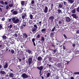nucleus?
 I'll list each match as a JSON object with an SVG mask.
<instances>
[{"instance_id": "nucleus-1", "label": "nucleus", "mask_w": 79, "mask_h": 79, "mask_svg": "<svg viewBox=\"0 0 79 79\" xmlns=\"http://www.w3.org/2000/svg\"><path fill=\"white\" fill-rule=\"evenodd\" d=\"M12 22L14 24H18L19 23V19L18 18H13L12 19Z\"/></svg>"}, {"instance_id": "nucleus-2", "label": "nucleus", "mask_w": 79, "mask_h": 79, "mask_svg": "<svg viewBox=\"0 0 79 79\" xmlns=\"http://www.w3.org/2000/svg\"><path fill=\"white\" fill-rule=\"evenodd\" d=\"M22 77H23V79H27V78H28V77H29V75H27V74L24 73L22 74Z\"/></svg>"}, {"instance_id": "nucleus-3", "label": "nucleus", "mask_w": 79, "mask_h": 79, "mask_svg": "<svg viewBox=\"0 0 79 79\" xmlns=\"http://www.w3.org/2000/svg\"><path fill=\"white\" fill-rule=\"evenodd\" d=\"M28 64L29 65H31L32 63V58L30 57L28 59Z\"/></svg>"}, {"instance_id": "nucleus-4", "label": "nucleus", "mask_w": 79, "mask_h": 79, "mask_svg": "<svg viewBox=\"0 0 79 79\" xmlns=\"http://www.w3.org/2000/svg\"><path fill=\"white\" fill-rule=\"evenodd\" d=\"M14 11V9H12L11 10V12H12V14L13 15H17L18 13V12L17 11Z\"/></svg>"}, {"instance_id": "nucleus-5", "label": "nucleus", "mask_w": 79, "mask_h": 79, "mask_svg": "<svg viewBox=\"0 0 79 79\" xmlns=\"http://www.w3.org/2000/svg\"><path fill=\"white\" fill-rule=\"evenodd\" d=\"M54 18H55L54 16L52 15L49 17V21H51V23H53V20H54Z\"/></svg>"}, {"instance_id": "nucleus-6", "label": "nucleus", "mask_w": 79, "mask_h": 79, "mask_svg": "<svg viewBox=\"0 0 79 79\" xmlns=\"http://www.w3.org/2000/svg\"><path fill=\"white\" fill-rule=\"evenodd\" d=\"M37 69H39L40 71V74H41V72L42 71V70L43 69V66H40V67H37Z\"/></svg>"}, {"instance_id": "nucleus-7", "label": "nucleus", "mask_w": 79, "mask_h": 79, "mask_svg": "<svg viewBox=\"0 0 79 79\" xmlns=\"http://www.w3.org/2000/svg\"><path fill=\"white\" fill-rule=\"evenodd\" d=\"M23 37L25 39H27L28 37L26 33H24L23 34Z\"/></svg>"}, {"instance_id": "nucleus-8", "label": "nucleus", "mask_w": 79, "mask_h": 79, "mask_svg": "<svg viewBox=\"0 0 79 79\" xmlns=\"http://www.w3.org/2000/svg\"><path fill=\"white\" fill-rule=\"evenodd\" d=\"M27 17V15H26V14H24V15H22V18L23 19H25V18H26Z\"/></svg>"}, {"instance_id": "nucleus-9", "label": "nucleus", "mask_w": 79, "mask_h": 79, "mask_svg": "<svg viewBox=\"0 0 79 79\" xmlns=\"http://www.w3.org/2000/svg\"><path fill=\"white\" fill-rule=\"evenodd\" d=\"M26 51L28 53H29V54H31V55H32V52L31 51V50L29 49H27L26 50Z\"/></svg>"}, {"instance_id": "nucleus-10", "label": "nucleus", "mask_w": 79, "mask_h": 79, "mask_svg": "<svg viewBox=\"0 0 79 79\" xmlns=\"http://www.w3.org/2000/svg\"><path fill=\"white\" fill-rule=\"evenodd\" d=\"M23 23H22V24L24 27H25L26 26L27 22L24 20H23Z\"/></svg>"}, {"instance_id": "nucleus-11", "label": "nucleus", "mask_w": 79, "mask_h": 79, "mask_svg": "<svg viewBox=\"0 0 79 79\" xmlns=\"http://www.w3.org/2000/svg\"><path fill=\"white\" fill-rule=\"evenodd\" d=\"M8 68V64H7V63H6V64L4 65V66L3 67V69H7Z\"/></svg>"}, {"instance_id": "nucleus-12", "label": "nucleus", "mask_w": 79, "mask_h": 79, "mask_svg": "<svg viewBox=\"0 0 79 79\" xmlns=\"http://www.w3.org/2000/svg\"><path fill=\"white\" fill-rule=\"evenodd\" d=\"M14 76L15 75L13 74V73H11L9 74V76L10 77L13 78Z\"/></svg>"}, {"instance_id": "nucleus-13", "label": "nucleus", "mask_w": 79, "mask_h": 79, "mask_svg": "<svg viewBox=\"0 0 79 79\" xmlns=\"http://www.w3.org/2000/svg\"><path fill=\"white\" fill-rule=\"evenodd\" d=\"M48 11V7H46L44 10V12L45 13H47Z\"/></svg>"}, {"instance_id": "nucleus-14", "label": "nucleus", "mask_w": 79, "mask_h": 79, "mask_svg": "<svg viewBox=\"0 0 79 79\" xmlns=\"http://www.w3.org/2000/svg\"><path fill=\"white\" fill-rule=\"evenodd\" d=\"M25 3L26 2L24 1H22V2H21V3L22 6H24V4H25Z\"/></svg>"}, {"instance_id": "nucleus-15", "label": "nucleus", "mask_w": 79, "mask_h": 79, "mask_svg": "<svg viewBox=\"0 0 79 79\" xmlns=\"http://www.w3.org/2000/svg\"><path fill=\"white\" fill-rule=\"evenodd\" d=\"M71 21V19L69 17H67L66 18V21L69 22Z\"/></svg>"}, {"instance_id": "nucleus-16", "label": "nucleus", "mask_w": 79, "mask_h": 79, "mask_svg": "<svg viewBox=\"0 0 79 79\" xmlns=\"http://www.w3.org/2000/svg\"><path fill=\"white\" fill-rule=\"evenodd\" d=\"M68 2L70 4H72V3H74V0H69Z\"/></svg>"}, {"instance_id": "nucleus-17", "label": "nucleus", "mask_w": 79, "mask_h": 79, "mask_svg": "<svg viewBox=\"0 0 79 79\" xmlns=\"http://www.w3.org/2000/svg\"><path fill=\"white\" fill-rule=\"evenodd\" d=\"M41 32L42 33H44V32H46V29L44 28L42 29L41 30Z\"/></svg>"}, {"instance_id": "nucleus-18", "label": "nucleus", "mask_w": 79, "mask_h": 79, "mask_svg": "<svg viewBox=\"0 0 79 79\" xmlns=\"http://www.w3.org/2000/svg\"><path fill=\"white\" fill-rule=\"evenodd\" d=\"M57 11L58 12V13L59 15L60 14V13H61V14H62V11L61 10H60V9H58L57 10Z\"/></svg>"}, {"instance_id": "nucleus-19", "label": "nucleus", "mask_w": 79, "mask_h": 79, "mask_svg": "<svg viewBox=\"0 0 79 79\" xmlns=\"http://www.w3.org/2000/svg\"><path fill=\"white\" fill-rule=\"evenodd\" d=\"M46 74L47 76V77H49V76L50 75V73L48 72L46 73Z\"/></svg>"}, {"instance_id": "nucleus-20", "label": "nucleus", "mask_w": 79, "mask_h": 79, "mask_svg": "<svg viewBox=\"0 0 79 79\" xmlns=\"http://www.w3.org/2000/svg\"><path fill=\"white\" fill-rule=\"evenodd\" d=\"M35 31H36V28H33L32 29V32L33 33H34V34H35Z\"/></svg>"}, {"instance_id": "nucleus-21", "label": "nucleus", "mask_w": 79, "mask_h": 79, "mask_svg": "<svg viewBox=\"0 0 79 79\" xmlns=\"http://www.w3.org/2000/svg\"><path fill=\"white\" fill-rule=\"evenodd\" d=\"M0 73L1 74H2V75L5 74H6V73H5V72L4 71H2V70L1 71H0Z\"/></svg>"}, {"instance_id": "nucleus-22", "label": "nucleus", "mask_w": 79, "mask_h": 79, "mask_svg": "<svg viewBox=\"0 0 79 79\" xmlns=\"http://www.w3.org/2000/svg\"><path fill=\"white\" fill-rule=\"evenodd\" d=\"M42 58L41 57H38V61H42Z\"/></svg>"}, {"instance_id": "nucleus-23", "label": "nucleus", "mask_w": 79, "mask_h": 79, "mask_svg": "<svg viewBox=\"0 0 79 79\" xmlns=\"http://www.w3.org/2000/svg\"><path fill=\"white\" fill-rule=\"evenodd\" d=\"M3 40H6V36L5 35H3L2 37Z\"/></svg>"}, {"instance_id": "nucleus-24", "label": "nucleus", "mask_w": 79, "mask_h": 79, "mask_svg": "<svg viewBox=\"0 0 79 79\" xmlns=\"http://www.w3.org/2000/svg\"><path fill=\"white\" fill-rule=\"evenodd\" d=\"M72 16L73 17V18H75V19H76L77 18V17H76V15L75 14H73L72 15Z\"/></svg>"}, {"instance_id": "nucleus-25", "label": "nucleus", "mask_w": 79, "mask_h": 79, "mask_svg": "<svg viewBox=\"0 0 79 79\" xmlns=\"http://www.w3.org/2000/svg\"><path fill=\"white\" fill-rule=\"evenodd\" d=\"M55 34V32H52L50 34V35L51 37H52V36L54 35V34Z\"/></svg>"}, {"instance_id": "nucleus-26", "label": "nucleus", "mask_w": 79, "mask_h": 79, "mask_svg": "<svg viewBox=\"0 0 79 79\" xmlns=\"http://www.w3.org/2000/svg\"><path fill=\"white\" fill-rule=\"evenodd\" d=\"M29 17L31 19H32L33 18V15H32V14H31L30 15Z\"/></svg>"}, {"instance_id": "nucleus-27", "label": "nucleus", "mask_w": 79, "mask_h": 79, "mask_svg": "<svg viewBox=\"0 0 79 79\" xmlns=\"http://www.w3.org/2000/svg\"><path fill=\"white\" fill-rule=\"evenodd\" d=\"M41 41H45V38L43 36H42L41 37Z\"/></svg>"}, {"instance_id": "nucleus-28", "label": "nucleus", "mask_w": 79, "mask_h": 79, "mask_svg": "<svg viewBox=\"0 0 79 79\" xmlns=\"http://www.w3.org/2000/svg\"><path fill=\"white\" fill-rule=\"evenodd\" d=\"M63 22H64L63 20H61L59 21V24H63Z\"/></svg>"}, {"instance_id": "nucleus-29", "label": "nucleus", "mask_w": 79, "mask_h": 79, "mask_svg": "<svg viewBox=\"0 0 79 79\" xmlns=\"http://www.w3.org/2000/svg\"><path fill=\"white\" fill-rule=\"evenodd\" d=\"M11 41H10L8 42V45H10L11 44Z\"/></svg>"}, {"instance_id": "nucleus-30", "label": "nucleus", "mask_w": 79, "mask_h": 79, "mask_svg": "<svg viewBox=\"0 0 79 79\" xmlns=\"http://www.w3.org/2000/svg\"><path fill=\"white\" fill-rule=\"evenodd\" d=\"M59 7L60 8H61L62 7H63V5L61 4H60L59 5Z\"/></svg>"}, {"instance_id": "nucleus-31", "label": "nucleus", "mask_w": 79, "mask_h": 79, "mask_svg": "<svg viewBox=\"0 0 79 79\" xmlns=\"http://www.w3.org/2000/svg\"><path fill=\"white\" fill-rule=\"evenodd\" d=\"M35 3V1L34 0H32L31 2V4H34Z\"/></svg>"}, {"instance_id": "nucleus-32", "label": "nucleus", "mask_w": 79, "mask_h": 79, "mask_svg": "<svg viewBox=\"0 0 79 79\" xmlns=\"http://www.w3.org/2000/svg\"><path fill=\"white\" fill-rule=\"evenodd\" d=\"M3 26L2 24H0V29H3Z\"/></svg>"}, {"instance_id": "nucleus-33", "label": "nucleus", "mask_w": 79, "mask_h": 79, "mask_svg": "<svg viewBox=\"0 0 79 79\" xmlns=\"http://www.w3.org/2000/svg\"><path fill=\"white\" fill-rule=\"evenodd\" d=\"M12 30H10L8 31V32H9V34H11V33H12Z\"/></svg>"}, {"instance_id": "nucleus-34", "label": "nucleus", "mask_w": 79, "mask_h": 79, "mask_svg": "<svg viewBox=\"0 0 79 79\" xmlns=\"http://www.w3.org/2000/svg\"><path fill=\"white\" fill-rule=\"evenodd\" d=\"M5 20V17H3L1 19V21H4Z\"/></svg>"}, {"instance_id": "nucleus-35", "label": "nucleus", "mask_w": 79, "mask_h": 79, "mask_svg": "<svg viewBox=\"0 0 79 79\" xmlns=\"http://www.w3.org/2000/svg\"><path fill=\"white\" fill-rule=\"evenodd\" d=\"M72 13H76V10L75 9H73L72 11Z\"/></svg>"}, {"instance_id": "nucleus-36", "label": "nucleus", "mask_w": 79, "mask_h": 79, "mask_svg": "<svg viewBox=\"0 0 79 79\" xmlns=\"http://www.w3.org/2000/svg\"><path fill=\"white\" fill-rule=\"evenodd\" d=\"M33 26L34 27H35V29H37V28H38L36 25L35 24L33 25Z\"/></svg>"}, {"instance_id": "nucleus-37", "label": "nucleus", "mask_w": 79, "mask_h": 79, "mask_svg": "<svg viewBox=\"0 0 79 79\" xmlns=\"http://www.w3.org/2000/svg\"><path fill=\"white\" fill-rule=\"evenodd\" d=\"M20 28L21 29H23L24 28V26L23 25H21L20 27Z\"/></svg>"}, {"instance_id": "nucleus-38", "label": "nucleus", "mask_w": 79, "mask_h": 79, "mask_svg": "<svg viewBox=\"0 0 79 79\" xmlns=\"http://www.w3.org/2000/svg\"><path fill=\"white\" fill-rule=\"evenodd\" d=\"M0 3L1 4H2V5H3L4 4V2L3 1H0Z\"/></svg>"}, {"instance_id": "nucleus-39", "label": "nucleus", "mask_w": 79, "mask_h": 79, "mask_svg": "<svg viewBox=\"0 0 79 79\" xmlns=\"http://www.w3.org/2000/svg\"><path fill=\"white\" fill-rule=\"evenodd\" d=\"M47 66H49V67H51V66H52V65H51V64H47Z\"/></svg>"}, {"instance_id": "nucleus-40", "label": "nucleus", "mask_w": 79, "mask_h": 79, "mask_svg": "<svg viewBox=\"0 0 79 79\" xmlns=\"http://www.w3.org/2000/svg\"><path fill=\"white\" fill-rule=\"evenodd\" d=\"M74 74L75 75H76V74H78L79 75V72H75L74 73Z\"/></svg>"}, {"instance_id": "nucleus-41", "label": "nucleus", "mask_w": 79, "mask_h": 79, "mask_svg": "<svg viewBox=\"0 0 79 79\" xmlns=\"http://www.w3.org/2000/svg\"><path fill=\"white\" fill-rule=\"evenodd\" d=\"M40 35H39V34H38V35L37 36V38H38V39L40 38Z\"/></svg>"}, {"instance_id": "nucleus-42", "label": "nucleus", "mask_w": 79, "mask_h": 79, "mask_svg": "<svg viewBox=\"0 0 79 79\" xmlns=\"http://www.w3.org/2000/svg\"><path fill=\"white\" fill-rule=\"evenodd\" d=\"M11 52L12 53V54H13L15 53V51H14V50H11Z\"/></svg>"}, {"instance_id": "nucleus-43", "label": "nucleus", "mask_w": 79, "mask_h": 79, "mask_svg": "<svg viewBox=\"0 0 79 79\" xmlns=\"http://www.w3.org/2000/svg\"><path fill=\"white\" fill-rule=\"evenodd\" d=\"M63 36L64 37V38H65V39H67V37H66V35H65V34H64Z\"/></svg>"}, {"instance_id": "nucleus-44", "label": "nucleus", "mask_w": 79, "mask_h": 79, "mask_svg": "<svg viewBox=\"0 0 79 79\" xmlns=\"http://www.w3.org/2000/svg\"><path fill=\"white\" fill-rule=\"evenodd\" d=\"M77 12H79V7H77Z\"/></svg>"}, {"instance_id": "nucleus-45", "label": "nucleus", "mask_w": 79, "mask_h": 79, "mask_svg": "<svg viewBox=\"0 0 79 79\" xmlns=\"http://www.w3.org/2000/svg\"><path fill=\"white\" fill-rule=\"evenodd\" d=\"M9 8V6L8 5L6 6V10H8Z\"/></svg>"}, {"instance_id": "nucleus-46", "label": "nucleus", "mask_w": 79, "mask_h": 79, "mask_svg": "<svg viewBox=\"0 0 79 79\" xmlns=\"http://www.w3.org/2000/svg\"><path fill=\"white\" fill-rule=\"evenodd\" d=\"M72 46H73V47H75L76 46V44H72Z\"/></svg>"}, {"instance_id": "nucleus-47", "label": "nucleus", "mask_w": 79, "mask_h": 79, "mask_svg": "<svg viewBox=\"0 0 79 79\" xmlns=\"http://www.w3.org/2000/svg\"><path fill=\"white\" fill-rule=\"evenodd\" d=\"M13 4H9V6H10V7H12V6H13Z\"/></svg>"}, {"instance_id": "nucleus-48", "label": "nucleus", "mask_w": 79, "mask_h": 79, "mask_svg": "<svg viewBox=\"0 0 79 79\" xmlns=\"http://www.w3.org/2000/svg\"><path fill=\"white\" fill-rule=\"evenodd\" d=\"M28 23H32V20H30L29 22H28Z\"/></svg>"}, {"instance_id": "nucleus-49", "label": "nucleus", "mask_w": 79, "mask_h": 79, "mask_svg": "<svg viewBox=\"0 0 79 79\" xmlns=\"http://www.w3.org/2000/svg\"><path fill=\"white\" fill-rule=\"evenodd\" d=\"M63 2H64V5H66L67 4V3H66V2L64 1Z\"/></svg>"}, {"instance_id": "nucleus-50", "label": "nucleus", "mask_w": 79, "mask_h": 79, "mask_svg": "<svg viewBox=\"0 0 79 79\" xmlns=\"http://www.w3.org/2000/svg\"><path fill=\"white\" fill-rule=\"evenodd\" d=\"M58 66H59V67H61V64H58Z\"/></svg>"}, {"instance_id": "nucleus-51", "label": "nucleus", "mask_w": 79, "mask_h": 79, "mask_svg": "<svg viewBox=\"0 0 79 79\" xmlns=\"http://www.w3.org/2000/svg\"><path fill=\"white\" fill-rule=\"evenodd\" d=\"M10 28H12V27H13V25H10L9 26Z\"/></svg>"}, {"instance_id": "nucleus-52", "label": "nucleus", "mask_w": 79, "mask_h": 79, "mask_svg": "<svg viewBox=\"0 0 79 79\" xmlns=\"http://www.w3.org/2000/svg\"><path fill=\"white\" fill-rule=\"evenodd\" d=\"M49 61H51V60H52V57H49Z\"/></svg>"}, {"instance_id": "nucleus-53", "label": "nucleus", "mask_w": 79, "mask_h": 79, "mask_svg": "<svg viewBox=\"0 0 79 79\" xmlns=\"http://www.w3.org/2000/svg\"><path fill=\"white\" fill-rule=\"evenodd\" d=\"M70 79H74V78L73 77H70Z\"/></svg>"}, {"instance_id": "nucleus-54", "label": "nucleus", "mask_w": 79, "mask_h": 79, "mask_svg": "<svg viewBox=\"0 0 79 79\" xmlns=\"http://www.w3.org/2000/svg\"><path fill=\"white\" fill-rule=\"evenodd\" d=\"M11 44H14V42L12 41V40H11Z\"/></svg>"}, {"instance_id": "nucleus-55", "label": "nucleus", "mask_w": 79, "mask_h": 79, "mask_svg": "<svg viewBox=\"0 0 79 79\" xmlns=\"http://www.w3.org/2000/svg\"><path fill=\"white\" fill-rule=\"evenodd\" d=\"M35 41V39L34 38H33L32 40V41L33 42H34V41Z\"/></svg>"}, {"instance_id": "nucleus-56", "label": "nucleus", "mask_w": 79, "mask_h": 79, "mask_svg": "<svg viewBox=\"0 0 79 79\" xmlns=\"http://www.w3.org/2000/svg\"><path fill=\"white\" fill-rule=\"evenodd\" d=\"M4 4L5 5H8V3H7V2H4Z\"/></svg>"}, {"instance_id": "nucleus-57", "label": "nucleus", "mask_w": 79, "mask_h": 79, "mask_svg": "<svg viewBox=\"0 0 79 79\" xmlns=\"http://www.w3.org/2000/svg\"><path fill=\"white\" fill-rule=\"evenodd\" d=\"M39 23L40 24V25H41V24H42V22L41 21L39 22Z\"/></svg>"}, {"instance_id": "nucleus-58", "label": "nucleus", "mask_w": 79, "mask_h": 79, "mask_svg": "<svg viewBox=\"0 0 79 79\" xmlns=\"http://www.w3.org/2000/svg\"><path fill=\"white\" fill-rule=\"evenodd\" d=\"M76 32L77 33V34H79V30H77L76 31Z\"/></svg>"}, {"instance_id": "nucleus-59", "label": "nucleus", "mask_w": 79, "mask_h": 79, "mask_svg": "<svg viewBox=\"0 0 79 79\" xmlns=\"http://www.w3.org/2000/svg\"><path fill=\"white\" fill-rule=\"evenodd\" d=\"M29 5H30V7L31 8V6H32V4L30 3V4H29Z\"/></svg>"}, {"instance_id": "nucleus-60", "label": "nucleus", "mask_w": 79, "mask_h": 79, "mask_svg": "<svg viewBox=\"0 0 79 79\" xmlns=\"http://www.w3.org/2000/svg\"><path fill=\"white\" fill-rule=\"evenodd\" d=\"M52 32H54V31H55V30L53 29H52V31H51Z\"/></svg>"}, {"instance_id": "nucleus-61", "label": "nucleus", "mask_w": 79, "mask_h": 79, "mask_svg": "<svg viewBox=\"0 0 79 79\" xmlns=\"http://www.w3.org/2000/svg\"><path fill=\"white\" fill-rule=\"evenodd\" d=\"M63 48L64 49V50H65L66 49V48H65V47L64 46H63Z\"/></svg>"}, {"instance_id": "nucleus-62", "label": "nucleus", "mask_w": 79, "mask_h": 79, "mask_svg": "<svg viewBox=\"0 0 79 79\" xmlns=\"http://www.w3.org/2000/svg\"><path fill=\"white\" fill-rule=\"evenodd\" d=\"M77 47H79V44H78V43H77Z\"/></svg>"}, {"instance_id": "nucleus-63", "label": "nucleus", "mask_w": 79, "mask_h": 79, "mask_svg": "<svg viewBox=\"0 0 79 79\" xmlns=\"http://www.w3.org/2000/svg\"><path fill=\"white\" fill-rule=\"evenodd\" d=\"M33 43L34 45V46H36V45H35V43L34 42H33Z\"/></svg>"}, {"instance_id": "nucleus-64", "label": "nucleus", "mask_w": 79, "mask_h": 79, "mask_svg": "<svg viewBox=\"0 0 79 79\" xmlns=\"http://www.w3.org/2000/svg\"><path fill=\"white\" fill-rule=\"evenodd\" d=\"M59 78L60 77H59L58 76L57 77H56V79H59Z\"/></svg>"}]
</instances>
